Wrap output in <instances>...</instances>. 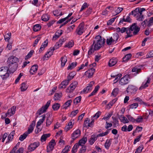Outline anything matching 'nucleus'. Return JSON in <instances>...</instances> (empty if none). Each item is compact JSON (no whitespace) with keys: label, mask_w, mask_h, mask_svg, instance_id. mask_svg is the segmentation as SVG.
<instances>
[{"label":"nucleus","mask_w":153,"mask_h":153,"mask_svg":"<svg viewBox=\"0 0 153 153\" xmlns=\"http://www.w3.org/2000/svg\"><path fill=\"white\" fill-rule=\"evenodd\" d=\"M96 41H94L90 49L88 51V54H91L94 51H96L100 49L102 45L105 42V40L102 39L101 36L98 35L95 37Z\"/></svg>","instance_id":"obj_1"},{"label":"nucleus","mask_w":153,"mask_h":153,"mask_svg":"<svg viewBox=\"0 0 153 153\" xmlns=\"http://www.w3.org/2000/svg\"><path fill=\"white\" fill-rule=\"evenodd\" d=\"M145 10V9L144 8H137L131 11V14L135 17L138 21H142L143 19V16L142 14V13Z\"/></svg>","instance_id":"obj_2"},{"label":"nucleus","mask_w":153,"mask_h":153,"mask_svg":"<svg viewBox=\"0 0 153 153\" xmlns=\"http://www.w3.org/2000/svg\"><path fill=\"white\" fill-rule=\"evenodd\" d=\"M145 10V9L144 8H137L131 11V14L135 17L138 21H142L143 19V16L142 14V13Z\"/></svg>","instance_id":"obj_3"},{"label":"nucleus","mask_w":153,"mask_h":153,"mask_svg":"<svg viewBox=\"0 0 153 153\" xmlns=\"http://www.w3.org/2000/svg\"><path fill=\"white\" fill-rule=\"evenodd\" d=\"M10 71L7 66L0 68V76L3 79H7L9 76Z\"/></svg>","instance_id":"obj_4"},{"label":"nucleus","mask_w":153,"mask_h":153,"mask_svg":"<svg viewBox=\"0 0 153 153\" xmlns=\"http://www.w3.org/2000/svg\"><path fill=\"white\" fill-rule=\"evenodd\" d=\"M16 107L15 106H13L10 109H9L7 112L6 113H3L2 115L1 118L4 119L7 117H10L13 115L15 113Z\"/></svg>","instance_id":"obj_5"},{"label":"nucleus","mask_w":153,"mask_h":153,"mask_svg":"<svg viewBox=\"0 0 153 153\" xmlns=\"http://www.w3.org/2000/svg\"><path fill=\"white\" fill-rule=\"evenodd\" d=\"M129 29L130 31V35H131V37H132L133 35H137L140 30V27L137 26L136 23L133 24Z\"/></svg>","instance_id":"obj_6"},{"label":"nucleus","mask_w":153,"mask_h":153,"mask_svg":"<svg viewBox=\"0 0 153 153\" xmlns=\"http://www.w3.org/2000/svg\"><path fill=\"white\" fill-rule=\"evenodd\" d=\"M50 103L51 101L48 100L45 106H42L41 108L39 109L36 113V117H38L39 116L45 112L49 106Z\"/></svg>","instance_id":"obj_7"},{"label":"nucleus","mask_w":153,"mask_h":153,"mask_svg":"<svg viewBox=\"0 0 153 153\" xmlns=\"http://www.w3.org/2000/svg\"><path fill=\"white\" fill-rule=\"evenodd\" d=\"M116 31L118 33L121 32L122 33L126 32L127 35L126 36V38L131 37V35H130V31L128 28L123 27L121 28H120L118 27L116 28Z\"/></svg>","instance_id":"obj_8"},{"label":"nucleus","mask_w":153,"mask_h":153,"mask_svg":"<svg viewBox=\"0 0 153 153\" xmlns=\"http://www.w3.org/2000/svg\"><path fill=\"white\" fill-rule=\"evenodd\" d=\"M85 30L84 28V24L83 22L79 24L78 27L76 28L75 32L76 33L79 35H81Z\"/></svg>","instance_id":"obj_9"},{"label":"nucleus","mask_w":153,"mask_h":153,"mask_svg":"<svg viewBox=\"0 0 153 153\" xmlns=\"http://www.w3.org/2000/svg\"><path fill=\"white\" fill-rule=\"evenodd\" d=\"M129 76L126 75L122 77L120 80L119 83L121 85H124L128 84L129 82Z\"/></svg>","instance_id":"obj_10"},{"label":"nucleus","mask_w":153,"mask_h":153,"mask_svg":"<svg viewBox=\"0 0 153 153\" xmlns=\"http://www.w3.org/2000/svg\"><path fill=\"white\" fill-rule=\"evenodd\" d=\"M78 82L77 81L73 82L67 89V91L69 92H72L77 87Z\"/></svg>","instance_id":"obj_11"},{"label":"nucleus","mask_w":153,"mask_h":153,"mask_svg":"<svg viewBox=\"0 0 153 153\" xmlns=\"http://www.w3.org/2000/svg\"><path fill=\"white\" fill-rule=\"evenodd\" d=\"M94 81H91L89 84H88V85L81 92L82 93L85 94L88 92L91 91L92 89V87L94 85Z\"/></svg>","instance_id":"obj_12"},{"label":"nucleus","mask_w":153,"mask_h":153,"mask_svg":"<svg viewBox=\"0 0 153 153\" xmlns=\"http://www.w3.org/2000/svg\"><path fill=\"white\" fill-rule=\"evenodd\" d=\"M137 90V88L132 85H129L127 88L126 91L128 93L131 94L135 93Z\"/></svg>","instance_id":"obj_13"},{"label":"nucleus","mask_w":153,"mask_h":153,"mask_svg":"<svg viewBox=\"0 0 153 153\" xmlns=\"http://www.w3.org/2000/svg\"><path fill=\"white\" fill-rule=\"evenodd\" d=\"M56 145L55 140H52L49 143L47 147V151L48 152H50L53 150L54 146Z\"/></svg>","instance_id":"obj_14"},{"label":"nucleus","mask_w":153,"mask_h":153,"mask_svg":"<svg viewBox=\"0 0 153 153\" xmlns=\"http://www.w3.org/2000/svg\"><path fill=\"white\" fill-rule=\"evenodd\" d=\"M39 145V142H36L31 143L28 147V150L29 152L33 151Z\"/></svg>","instance_id":"obj_15"},{"label":"nucleus","mask_w":153,"mask_h":153,"mask_svg":"<svg viewBox=\"0 0 153 153\" xmlns=\"http://www.w3.org/2000/svg\"><path fill=\"white\" fill-rule=\"evenodd\" d=\"M19 61V60L17 58L14 56H11L8 58L7 62V63L16 64V63Z\"/></svg>","instance_id":"obj_16"},{"label":"nucleus","mask_w":153,"mask_h":153,"mask_svg":"<svg viewBox=\"0 0 153 153\" xmlns=\"http://www.w3.org/2000/svg\"><path fill=\"white\" fill-rule=\"evenodd\" d=\"M7 63L8 64V68L10 71V72H13L16 70L18 67V65L17 64Z\"/></svg>","instance_id":"obj_17"},{"label":"nucleus","mask_w":153,"mask_h":153,"mask_svg":"<svg viewBox=\"0 0 153 153\" xmlns=\"http://www.w3.org/2000/svg\"><path fill=\"white\" fill-rule=\"evenodd\" d=\"M95 71L94 68H90L85 72V75L88 78H90L92 76Z\"/></svg>","instance_id":"obj_18"},{"label":"nucleus","mask_w":153,"mask_h":153,"mask_svg":"<svg viewBox=\"0 0 153 153\" xmlns=\"http://www.w3.org/2000/svg\"><path fill=\"white\" fill-rule=\"evenodd\" d=\"M18 147V145L16 144L13 148V150L10 153H23L24 149L23 148H20L18 150H16Z\"/></svg>","instance_id":"obj_19"},{"label":"nucleus","mask_w":153,"mask_h":153,"mask_svg":"<svg viewBox=\"0 0 153 153\" xmlns=\"http://www.w3.org/2000/svg\"><path fill=\"white\" fill-rule=\"evenodd\" d=\"M74 124V120H71L68 123V125L65 128V129L66 131L72 128Z\"/></svg>","instance_id":"obj_20"},{"label":"nucleus","mask_w":153,"mask_h":153,"mask_svg":"<svg viewBox=\"0 0 153 153\" xmlns=\"http://www.w3.org/2000/svg\"><path fill=\"white\" fill-rule=\"evenodd\" d=\"M81 131L79 129H77L75 131L71 134V137L73 140H74L80 136Z\"/></svg>","instance_id":"obj_21"},{"label":"nucleus","mask_w":153,"mask_h":153,"mask_svg":"<svg viewBox=\"0 0 153 153\" xmlns=\"http://www.w3.org/2000/svg\"><path fill=\"white\" fill-rule=\"evenodd\" d=\"M150 79L149 78H148L147 80L144 81L143 82L141 86L139 88V89L142 90L148 87V84L150 83Z\"/></svg>","instance_id":"obj_22"},{"label":"nucleus","mask_w":153,"mask_h":153,"mask_svg":"<svg viewBox=\"0 0 153 153\" xmlns=\"http://www.w3.org/2000/svg\"><path fill=\"white\" fill-rule=\"evenodd\" d=\"M69 81L67 79L62 81L59 86V88L60 89L65 88L66 86L68 85Z\"/></svg>","instance_id":"obj_23"},{"label":"nucleus","mask_w":153,"mask_h":153,"mask_svg":"<svg viewBox=\"0 0 153 153\" xmlns=\"http://www.w3.org/2000/svg\"><path fill=\"white\" fill-rule=\"evenodd\" d=\"M36 122L35 121H33L31 124L28 127V129L27 130V134L28 135L29 134H30L31 132H32L33 131L34 127L35 126Z\"/></svg>","instance_id":"obj_24"},{"label":"nucleus","mask_w":153,"mask_h":153,"mask_svg":"<svg viewBox=\"0 0 153 153\" xmlns=\"http://www.w3.org/2000/svg\"><path fill=\"white\" fill-rule=\"evenodd\" d=\"M48 43V41L47 39H46L42 44L39 49V52H42L44 51L45 48L47 46Z\"/></svg>","instance_id":"obj_25"},{"label":"nucleus","mask_w":153,"mask_h":153,"mask_svg":"<svg viewBox=\"0 0 153 153\" xmlns=\"http://www.w3.org/2000/svg\"><path fill=\"white\" fill-rule=\"evenodd\" d=\"M38 68V66L37 65H33L30 71V73L32 74H35Z\"/></svg>","instance_id":"obj_26"},{"label":"nucleus","mask_w":153,"mask_h":153,"mask_svg":"<svg viewBox=\"0 0 153 153\" xmlns=\"http://www.w3.org/2000/svg\"><path fill=\"white\" fill-rule=\"evenodd\" d=\"M117 62V59L116 58H113L110 60L108 62V65L110 67L114 66Z\"/></svg>","instance_id":"obj_27"},{"label":"nucleus","mask_w":153,"mask_h":153,"mask_svg":"<svg viewBox=\"0 0 153 153\" xmlns=\"http://www.w3.org/2000/svg\"><path fill=\"white\" fill-rule=\"evenodd\" d=\"M40 117H42V118L39 119L36 125L37 128L40 126L44 121L45 118V115H43L41 116Z\"/></svg>","instance_id":"obj_28"},{"label":"nucleus","mask_w":153,"mask_h":153,"mask_svg":"<svg viewBox=\"0 0 153 153\" xmlns=\"http://www.w3.org/2000/svg\"><path fill=\"white\" fill-rule=\"evenodd\" d=\"M67 57L65 56L61 58L60 60L61 61V66L62 67H63L65 66L67 61Z\"/></svg>","instance_id":"obj_29"},{"label":"nucleus","mask_w":153,"mask_h":153,"mask_svg":"<svg viewBox=\"0 0 153 153\" xmlns=\"http://www.w3.org/2000/svg\"><path fill=\"white\" fill-rule=\"evenodd\" d=\"M98 137L95 135H92L91 136L89 140V142L91 145H92L97 140Z\"/></svg>","instance_id":"obj_30"},{"label":"nucleus","mask_w":153,"mask_h":153,"mask_svg":"<svg viewBox=\"0 0 153 153\" xmlns=\"http://www.w3.org/2000/svg\"><path fill=\"white\" fill-rule=\"evenodd\" d=\"M28 87L27 83L25 82L22 83L21 85L20 89L22 91H26Z\"/></svg>","instance_id":"obj_31"},{"label":"nucleus","mask_w":153,"mask_h":153,"mask_svg":"<svg viewBox=\"0 0 153 153\" xmlns=\"http://www.w3.org/2000/svg\"><path fill=\"white\" fill-rule=\"evenodd\" d=\"M72 102L71 100H69L65 103L63 105V108L65 109H66L67 108L69 107Z\"/></svg>","instance_id":"obj_32"},{"label":"nucleus","mask_w":153,"mask_h":153,"mask_svg":"<svg viewBox=\"0 0 153 153\" xmlns=\"http://www.w3.org/2000/svg\"><path fill=\"white\" fill-rule=\"evenodd\" d=\"M15 134L14 131H13L9 134L8 137V141L6 142V143H8L10 141H11L13 138V137Z\"/></svg>","instance_id":"obj_33"},{"label":"nucleus","mask_w":153,"mask_h":153,"mask_svg":"<svg viewBox=\"0 0 153 153\" xmlns=\"http://www.w3.org/2000/svg\"><path fill=\"white\" fill-rule=\"evenodd\" d=\"M87 138L84 137L81 140H80L79 142V144L80 146H83L85 144L87 141Z\"/></svg>","instance_id":"obj_34"},{"label":"nucleus","mask_w":153,"mask_h":153,"mask_svg":"<svg viewBox=\"0 0 153 153\" xmlns=\"http://www.w3.org/2000/svg\"><path fill=\"white\" fill-rule=\"evenodd\" d=\"M112 139L107 140L105 144V147L107 149H108L110 146Z\"/></svg>","instance_id":"obj_35"},{"label":"nucleus","mask_w":153,"mask_h":153,"mask_svg":"<svg viewBox=\"0 0 153 153\" xmlns=\"http://www.w3.org/2000/svg\"><path fill=\"white\" fill-rule=\"evenodd\" d=\"M121 76L122 75L121 74H119L117 75L114 76L111 75L112 78H114V83H116L120 79Z\"/></svg>","instance_id":"obj_36"},{"label":"nucleus","mask_w":153,"mask_h":153,"mask_svg":"<svg viewBox=\"0 0 153 153\" xmlns=\"http://www.w3.org/2000/svg\"><path fill=\"white\" fill-rule=\"evenodd\" d=\"M120 119L121 121L124 123H127L129 122L128 120L123 115L120 116Z\"/></svg>","instance_id":"obj_37"},{"label":"nucleus","mask_w":153,"mask_h":153,"mask_svg":"<svg viewBox=\"0 0 153 153\" xmlns=\"http://www.w3.org/2000/svg\"><path fill=\"white\" fill-rule=\"evenodd\" d=\"M50 134H43L41 138V140L43 142L46 140L47 138L49 137L50 136Z\"/></svg>","instance_id":"obj_38"},{"label":"nucleus","mask_w":153,"mask_h":153,"mask_svg":"<svg viewBox=\"0 0 153 153\" xmlns=\"http://www.w3.org/2000/svg\"><path fill=\"white\" fill-rule=\"evenodd\" d=\"M89 121L90 120L88 118H86L85 120L84 121L83 126L86 128L90 127Z\"/></svg>","instance_id":"obj_39"},{"label":"nucleus","mask_w":153,"mask_h":153,"mask_svg":"<svg viewBox=\"0 0 153 153\" xmlns=\"http://www.w3.org/2000/svg\"><path fill=\"white\" fill-rule=\"evenodd\" d=\"M131 19L130 18L129 16H127L126 17V19L125 18V17L124 16L122 20H121L120 22V23H123V22H131Z\"/></svg>","instance_id":"obj_40"},{"label":"nucleus","mask_w":153,"mask_h":153,"mask_svg":"<svg viewBox=\"0 0 153 153\" xmlns=\"http://www.w3.org/2000/svg\"><path fill=\"white\" fill-rule=\"evenodd\" d=\"M119 92V89L118 88H114L111 93V95L114 97H116Z\"/></svg>","instance_id":"obj_41"},{"label":"nucleus","mask_w":153,"mask_h":153,"mask_svg":"<svg viewBox=\"0 0 153 153\" xmlns=\"http://www.w3.org/2000/svg\"><path fill=\"white\" fill-rule=\"evenodd\" d=\"M111 39L113 40L114 42L117 41L119 38L118 34L116 33H114L113 36L111 37Z\"/></svg>","instance_id":"obj_42"},{"label":"nucleus","mask_w":153,"mask_h":153,"mask_svg":"<svg viewBox=\"0 0 153 153\" xmlns=\"http://www.w3.org/2000/svg\"><path fill=\"white\" fill-rule=\"evenodd\" d=\"M53 121L52 118L50 117H47L46 120V125L47 126H49Z\"/></svg>","instance_id":"obj_43"},{"label":"nucleus","mask_w":153,"mask_h":153,"mask_svg":"<svg viewBox=\"0 0 153 153\" xmlns=\"http://www.w3.org/2000/svg\"><path fill=\"white\" fill-rule=\"evenodd\" d=\"M27 135V132H25L23 134L20 135L19 139L21 141H22L26 138Z\"/></svg>","instance_id":"obj_44"},{"label":"nucleus","mask_w":153,"mask_h":153,"mask_svg":"<svg viewBox=\"0 0 153 153\" xmlns=\"http://www.w3.org/2000/svg\"><path fill=\"white\" fill-rule=\"evenodd\" d=\"M88 65V62H86L85 64H82L78 68L77 70V71H78L80 70L83 69L85 67L87 66Z\"/></svg>","instance_id":"obj_45"},{"label":"nucleus","mask_w":153,"mask_h":153,"mask_svg":"<svg viewBox=\"0 0 153 153\" xmlns=\"http://www.w3.org/2000/svg\"><path fill=\"white\" fill-rule=\"evenodd\" d=\"M62 94L61 93L58 94L56 93L54 95V99L55 100H60V98L62 97Z\"/></svg>","instance_id":"obj_46"},{"label":"nucleus","mask_w":153,"mask_h":153,"mask_svg":"<svg viewBox=\"0 0 153 153\" xmlns=\"http://www.w3.org/2000/svg\"><path fill=\"white\" fill-rule=\"evenodd\" d=\"M34 52V51L33 50L30 51V52L28 53L27 55L25 56V59L27 60L30 58L33 54Z\"/></svg>","instance_id":"obj_47"},{"label":"nucleus","mask_w":153,"mask_h":153,"mask_svg":"<svg viewBox=\"0 0 153 153\" xmlns=\"http://www.w3.org/2000/svg\"><path fill=\"white\" fill-rule=\"evenodd\" d=\"M131 56V55L129 53L126 55L123 58V61L126 62L129 59Z\"/></svg>","instance_id":"obj_48"},{"label":"nucleus","mask_w":153,"mask_h":153,"mask_svg":"<svg viewBox=\"0 0 153 153\" xmlns=\"http://www.w3.org/2000/svg\"><path fill=\"white\" fill-rule=\"evenodd\" d=\"M60 107V104L58 103H56L52 106V108L54 110L56 111L58 110Z\"/></svg>","instance_id":"obj_49"},{"label":"nucleus","mask_w":153,"mask_h":153,"mask_svg":"<svg viewBox=\"0 0 153 153\" xmlns=\"http://www.w3.org/2000/svg\"><path fill=\"white\" fill-rule=\"evenodd\" d=\"M41 27L39 25L37 24L34 26L33 30L35 31H37L40 30Z\"/></svg>","instance_id":"obj_50"},{"label":"nucleus","mask_w":153,"mask_h":153,"mask_svg":"<svg viewBox=\"0 0 153 153\" xmlns=\"http://www.w3.org/2000/svg\"><path fill=\"white\" fill-rule=\"evenodd\" d=\"M74 43L73 41H71L67 43V44L65 45V47L70 48L72 47L74 45Z\"/></svg>","instance_id":"obj_51"},{"label":"nucleus","mask_w":153,"mask_h":153,"mask_svg":"<svg viewBox=\"0 0 153 153\" xmlns=\"http://www.w3.org/2000/svg\"><path fill=\"white\" fill-rule=\"evenodd\" d=\"M77 65V63L75 62H73L70 65H69V66L68 67V70H71L74 68V67H75Z\"/></svg>","instance_id":"obj_52"},{"label":"nucleus","mask_w":153,"mask_h":153,"mask_svg":"<svg viewBox=\"0 0 153 153\" xmlns=\"http://www.w3.org/2000/svg\"><path fill=\"white\" fill-rule=\"evenodd\" d=\"M100 87L97 85L96 86L94 90V91L89 95V97L93 96L97 92L98 90L99 89Z\"/></svg>","instance_id":"obj_53"},{"label":"nucleus","mask_w":153,"mask_h":153,"mask_svg":"<svg viewBox=\"0 0 153 153\" xmlns=\"http://www.w3.org/2000/svg\"><path fill=\"white\" fill-rule=\"evenodd\" d=\"M42 19L44 21H47L49 19V17L47 14H45L42 16Z\"/></svg>","instance_id":"obj_54"},{"label":"nucleus","mask_w":153,"mask_h":153,"mask_svg":"<svg viewBox=\"0 0 153 153\" xmlns=\"http://www.w3.org/2000/svg\"><path fill=\"white\" fill-rule=\"evenodd\" d=\"M81 96L75 98L74 101V103L76 104L79 102L81 100Z\"/></svg>","instance_id":"obj_55"},{"label":"nucleus","mask_w":153,"mask_h":153,"mask_svg":"<svg viewBox=\"0 0 153 153\" xmlns=\"http://www.w3.org/2000/svg\"><path fill=\"white\" fill-rule=\"evenodd\" d=\"M53 13L54 16H59L62 15V12L59 13V11L58 10H55L53 11Z\"/></svg>","instance_id":"obj_56"},{"label":"nucleus","mask_w":153,"mask_h":153,"mask_svg":"<svg viewBox=\"0 0 153 153\" xmlns=\"http://www.w3.org/2000/svg\"><path fill=\"white\" fill-rule=\"evenodd\" d=\"M140 69L137 67H134L132 69V71L133 72H135L136 74H138L140 71Z\"/></svg>","instance_id":"obj_57"},{"label":"nucleus","mask_w":153,"mask_h":153,"mask_svg":"<svg viewBox=\"0 0 153 153\" xmlns=\"http://www.w3.org/2000/svg\"><path fill=\"white\" fill-rule=\"evenodd\" d=\"M70 148V147L69 146H67L62 150V153H67L69 151V149Z\"/></svg>","instance_id":"obj_58"},{"label":"nucleus","mask_w":153,"mask_h":153,"mask_svg":"<svg viewBox=\"0 0 153 153\" xmlns=\"http://www.w3.org/2000/svg\"><path fill=\"white\" fill-rule=\"evenodd\" d=\"M74 73H71L69 74L67 77V79L70 81L71 79H73L74 76Z\"/></svg>","instance_id":"obj_59"},{"label":"nucleus","mask_w":153,"mask_h":153,"mask_svg":"<svg viewBox=\"0 0 153 153\" xmlns=\"http://www.w3.org/2000/svg\"><path fill=\"white\" fill-rule=\"evenodd\" d=\"M143 149V146H140L136 149L135 153H140L142 152V149Z\"/></svg>","instance_id":"obj_60"},{"label":"nucleus","mask_w":153,"mask_h":153,"mask_svg":"<svg viewBox=\"0 0 153 153\" xmlns=\"http://www.w3.org/2000/svg\"><path fill=\"white\" fill-rule=\"evenodd\" d=\"M153 23V17H151L149 19L147 22V25L149 27L152 25Z\"/></svg>","instance_id":"obj_61"},{"label":"nucleus","mask_w":153,"mask_h":153,"mask_svg":"<svg viewBox=\"0 0 153 153\" xmlns=\"http://www.w3.org/2000/svg\"><path fill=\"white\" fill-rule=\"evenodd\" d=\"M78 112L79 110L78 109L72 111L70 114V117H72L75 116L78 113Z\"/></svg>","instance_id":"obj_62"},{"label":"nucleus","mask_w":153,"mask_h":153,"mask_svg":"<svg viewBox=\"0 0 153 153\" xmlns=\"http://www.w3.org/2000/svg\"><path fill=\"white\" fill-rule=\"evenodd\" d=\"M126 116L128 119V121H129L133 122H134L135 121V120L131 116L127 115Z\"/></svg>","instance_id":"obj_63"},{"label":"nucleus","mask_w":153,"mask_h":153,"mask_svg":"<svg viewBox=\"0 0 153 153\" xmlns=\"http://www.w3.org/2000/svg\"><path fill=\"white\" fill-rule=\"evenodd\" d=\"M138 104L137 103H134L130 105V108L132 109H135L138 107Z\"/></svg>","instance_id":"obj_64"}]
</instances>
